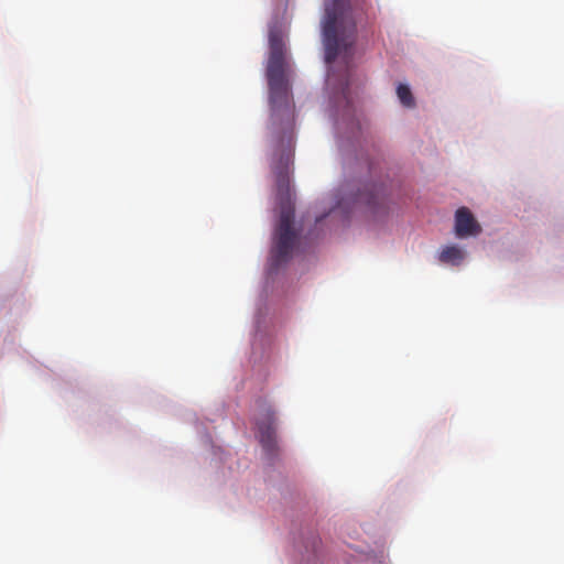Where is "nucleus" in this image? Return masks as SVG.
<instances>
[{
	"label": "nucleus",
	"mask_w": 564,
	"mask_h": 564,
	"mask_svg": "<svg viewBox=\"0 0 564 564\" xmlns=\"http://www.w3.org/2000/svg\"><path fill=\"white\" fill-rule=\"evenodd\" d=\"M387 210V196L383 186L370 184L365 185L362 189L355 194L341 197L330 214L333 217L348 220L355 215L377 218L384 215Z\"/></svg>",
	"instance_id": "nucleus-4"
},
{
	"label": "nucleus",
	"mask_w": 564,
	"mask_h": 564,
	"mask_svg": "<svg viewBox=\"0 0 564 564\" xmlns=\"http://www.w3.org/2000/svg\"><path fill=\"white\" fill-rule=\"evenodd\" d=\"M455 234L459 238L476 237L481 232V226L467 207H460L455 213Z\"/></svg>",
	"instance_id": "nucleus-6"
},
{
	"label": "nucleus",
	"mask_w": 564,
	"mask_h": 564,
	"mask_svg": "<svg viewBox=\"0 0 564 564\" xmlns=\"http://www.w3.org/2000/svg\"><path fill=\"white\" fill-rule=\"evenodd\" d=\"M270 54H285V45L282 35L271 31L269 35Z\"/></svg>",
	"instance_id": "nucleus-9"
},
{
	"label": "nucleus",
	"mask_w": 564,
	"mask_h": 564,
	"mask_svg": "<svg viewBox=\"0 0 564 564\" xmlns=\"http://www.w3.org/2000/svg\"><path fill=\"white\" fill-rule=\"evenodd\" d=\"M293 250L294 249H273L269 258V273L273 274L282 264L286 263L291 259Z\"/></svg>",
	"instance_id": "nucleus-7"
},
{
	"label": "nucleus",
	"mask_w": 564,
	"mask_h": 564,
	"mask_svg": "<svg viewBox=\"0 0 564 564\" xmlns=\"http://www.w3.org/2000/svg\"><path fill=\"white\" fill-rule=\"evenodd\" d=\"M292 147H280L274 154L272 171L275 175L278 192L281 195L280 217L274 229V247H293L296 238L294 228V206L290 197V165Z\"/></svg>",
	"instance_id": "nucleus-3"
},
{
	"label": "nucleus",
	"mask_w": 564,
	"mask_h": 564,
	"mask_svg": "<svg viewBox=\"0 0 564 564\" xmlns=\"http://www.w3.org/2000/svg\"><path fill=\"white\" fill-rule=\"evenodd\" d=\"M285 54H270L267 67L271 123L274 131L281 130V147L286 139V147H292V128L294 121L289 84L285 78Z\"/></svg>",
	"instance_id": "nucleus-2"
},
{
	"label": "nucleus",
	"mask_w": 564,
	"mask_h": 564,
	"mask_svg": "<svg viewBox=\"0 0 564 564\" xmlns=\"http://www.w3.org/2000/svg\"><path fill=\"white\" fill-rule=\"evenodd\" d=\"M322 33L326 62L332 63L343 55L347 63L352 56L357 33L356 19L349 0L325 1Z\"/></svg>",
	"instance_id": "nucleus-1"
},
{
	"label": "nucleus",
	"mask_w": 564,
	"mask_h": 564,
	"mask_svg": "<svg viewBox=\"0 0 564 564\" xmlns=\"http://www.w3.org/2000/svg\"><path fill=\"white\" fill-rule=\"evenodd\" d=\"M463 249H443L438 256L442 263L457 265L464 260Z\"/></svg>",
	"instance_id": "nucleus-8"
},
{
	"label": "nucleus",
	"mask_w": 564,
	"mask_h": 564,
	"mask_svg": "<svg viewBox=\"0 0 564 564\" xmlns=\"http://www.w3.org/2000/svg\"><path fill=\"white\" fill-rule=\"evenodd\" d=\"M341 94L344 96V98H347V94H348V78L346 77L344 83H341Z\"/></svg>",
	"instance_id": "nucleus-11"
},
{
	"label": "nucleus",
	"mask_w": 564,
	"mask_h": 564,
	"mask_svg": "<svg viewBox=\"0 0 564 564\" xmlns=\"http://www.w3.org/2000/svg\"><path fill=\"white\" fill-rule=\"evenodd\" d=\"M397 95L399 100L404 107L412 108L415 105L413 95L411 93V89L408 85L400 84L397 87Z\"/></svg>",
	"instance_id": "nucleus-10"
},
{
	"label": "nucleus",
	"mask_w": 564,
	"mask_h": 564,
	"mask_svg": "<svg viewBox=\"0 0 564 564\" xmlns=\"http://www.w3.org/2000/svg\"><path fill=\"white\" fill-rule=\"evenodd\" d=\"M274 423V412L271 406H264L261 416L257 419V427L259 442L269 456L276 455L279 451Z\"/></svg>",
	"instance_id": "nucleus-5"
}]
</instances>
